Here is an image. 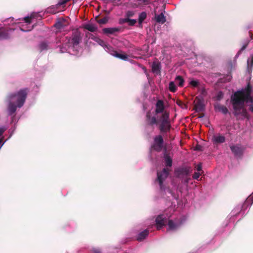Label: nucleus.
<instances>
[{"mask_svg":"<svg viewBox=\"0 0 253 253\" xmlns=\"http://www.w3.org/2000/svg\"><path fill=\"white\" fill-rule=\"evenodd\" d=\"M9 37L7 28L1 27L0 28V40L7 39Z\"/></svg>","mask_w":253,"mask_h":253,"instance_id":"16","label":"nucleus"},{"mask_svg":"<svg viewBox=\"0 0 253 253\" xmlns=\"http://www.w3.org/2000/svg\"><path fill=\"white\" fill-rule=\"evenodd\" d=\"M33 18V16L31 15L30 17H25L24 18V20L26 23L30 24L31 21V19Z\"/></svg>","mask_w":253,"mask_h":253,"instance_id":"34","label":"nucleus"},{"mask_svg":"<svg viewBox=\"0 0 253 253\" xmlns=\"http://www.w3.org/2000/svg\"><path fill=\"white\" fill-rule=\"evenodd\" d=\"M96 42H97V43L99 44H100L102 47H103L106 51H107V52L110 51V46L109 45H107L106 43H105V42H104L103 40L98 39L96 40Z\"/></svg>","mask_w":253,"mask_h":253,"instance_id":"25","label":"nucleus"},{"mask_svg":"<svg viewBox=\"0 0 253 253\" xmlns=\"http://www.w3.org/2000/svg\"><path fill=\"white\" fill-rule=\"evenodd\" d=\"M248 43H247L246 44H244L242 47L240 49V50L239 51V52H238L237 54H240L242 51H243L244 49H245L248 45Z\"/></svg>","mask_w":253,"mask_h":253,"instance_id":"38","label":"nucleus"},{"mask_svg":"<svg viewBox=\"0 0 253 253\" xmlns=\"http://www.w3.org/2000/svg\"><path fill=\"white\" fill-rule=\"evenodd\" d=\"M147 14L146 12H143L141 13L139 16V22L141 23L146 18Z\"/></svg>","mask_w":253,"mask_h":253,"instance_id":"29","label":"nucleus"},{"mask_svg":"<svg viewBox=\"0 0 253 253\" xmlns=\"http://www.w3.org/2000/svg\"><path fill=\"white\" fill-rule=\"evenodd\" d=\"M252 91V87L249 83L245 88L238 90L232 95L231 102L235 117L241 115L244 118H248L247 110L245 108V103L253 102V98L251 96Z\"/></svg>","mask_w":253,"mask_h":253,"instance_id":"1","label":"nucleus"},{"mask_svg":"<svg viewBox=\"0 0 253 253\" xmlns=\"http://www.w3.org/2000/svg\"><path fill=\"white\" fill-rule=\"evenodd\" d=\"M112 55L124 61L128 60L129 57V55L122 51H117L114 50H112Z\"/></svg>","mask_w":253,"mask_h":253,"instance_id":"10","label":"nucleus"},{"mask_svg":"<svg viewBox=\"0 0 253 253\" xmlns=\"http://www.w3.org/2000/svg\"><path fill=\"white\" fill-rule=\"evenodd\" d=\"M105 1H107V0H104Z\"/></svg>","mask_w":253,"mask_h":253,"instance_id":"48","label":"nucleus"},{"mask_svg":"<svg viewBox=\"0 0 253 253\" xmlns=\"http://www.w3.org/2000/svg\"><path fill=\"white\" fill-rule=\"evenodd\" d=\"M216 109L218 110L219 111L221 112L223 114H227L228 113V110L227 108L220 104H217L215 106Z\"/></svg>","mask_w":253,"mask_h":253,"instance_id":"21","label":"nucleus"},{"mask_svg":"<svg viewBox=\"0 0 253 253\" xmlns=\"http://www.w3.org/2000/svg\"><path fill=\"white\" fill-rule=\"evenodd\" d=\"M164 157L166 166L171 167L172 165V160L171 157L167 153L164 154Z\"/></svg>","mask_w":253,"mask_h":253,"instance_id":"18","label":"nucleus"},{"mask_svg":"<svg viewBox=\"0 0 253 253\" xmlns=\"http://www.w3.org/2000/svg\"><path fill=\"white\" fill-rule=\"evenodd\" d=\"M156 224L158 230H160L165 225V220L163 215H159L157 216L156 219Z\"/></svg>","mask_w":253,"mask_h":253,"instance_id":"13","label":"nucleus"},{"mask_svg":"<svg viewBox=\"0 0 253 253\" xmlns=\"http://www.w3.org/2000/svg\"><path fill=\"white\" fill-rule=\"evenodd\" d=\"M169 171V170L168 168H164L162 171L157 172V181H158L162 190L164 188L163 182L168 177Z\"/></svg>","mask_w":253,"mask_h":253,"instance_id":"5","label":"nucleus"},{"mask_svg":"<svg viewBox=\"0 0 253 253\" xmlns=\"http://www.w3.org/2000/svg\"><path fill=\"white\" fill-rule=\"evenodd\" d=\"M4 129L2 128H0V136L3 134L4 132Z\"/></svg>","mask_w":253,"mask_h":253,"instance_id":"42","label":"nucleus"},{"mask_svg":"<svg viewBox=\"0 0 253 253\" xmlns=\"http://www.w3.org/2000/svg\"><path fill=\"white\" fill-rule=\"evenodd\" d=\"M152 71L154 72H158L160 71V63L157 62H153L152 66Z\"/></svg>","mask_w":253,"mask_h":253,"instance_id":"28","label":"nucleus"},{"mask_svg":"<svg viewBox=\"0 0 253 253\" xmlns=\"http://www.w3.org/2000/svg\"><path fill=\"white\" fill-rule=\"evenodd\" d=\"M96 22L100 25L105 24L109 20V17L104 16L102 18H99L98 16L95 17Z\"/></svg>","mask_w":253,"mask_h":253,"instance_id":"23","label":"nucleus"},{"mask_svg":"<svg viewBox=\"0 0 253 253\" xmlns=\"http://www.w3.org/2000/svg\"><path fill=\"white\" fill-rule=\"evenodd\" d=\"M174 82L180 87H182L184 85V80L181 76H177L175 78Z\"/></svg>","mask_w":253,"mask_h":253,"instance_id":"24","label":"nucleus"},{"mask_svg":"<svg viewBox=\"0 0 253 253\" xmlns=\"http://www.w3.org/2000/svg\"><path fill=\"white\" fill-rule=\"evenodd\" d=\"M189 84L193 87H197L199 84V82L196 80H192L190 82Z\"/></svg>","mask_w":253,"mask_h":253,"instance_id":"33","label":"nucleus"},{"mask_svg":"<svg viewBox=\"0 0 253 253\" xmlns=\"http://www.w3.org/2000/svg\"><path fill=\"white\" fill-rule=\"evenodd\" d=\"M119 31V29L115 28H112V34H113L114 33L117 32Z\"/></svg>","mask_w":253,"mask_h":253,"instance_id":"41","label":"nucleus"},{"mask_svg":"<svg viewBox=\"0 0 253 253\" xmlns=\"http://www.w3.org/2000/svg\"><path fill=\"white\" fill-rule=\"evenodd\" d=\"M149 234V230L148 229H145L138 234L136 239L137 241L141 242L145 239L148 236Z\"/></svg>","mask_w":253,"mask_h":253,"instance_id":"15","label":"nucleus"},{"mask_svg":"<svg viewBox=\"0 0 253 253\" xmlns=\"http://www.w3.org/2000/svg\"><path fill=\"white\" fill-rule=\"evenodd\" d=\"M223 97V93L222 91H219L217 96H216V99L218 100H221Z\"/></svg>","mask_w":253,"mask_h":253,"instance_id":"36","label":"nucleus"},{"mask_svg":"<svg viewBox=\"0 0 253 253\" xmlns=\"http://www.w3.org/2000/svg\"><path fill=\"white\" fill-rule=\"evenodd\" d=\"M81 40L80 34L78 32L75 33L72 36V39H69L68 42H70L73 46L79 44Z\"/></svg>","mask_w":253,"mask_h":253,"instance_id":"11","label":"nucleus"},{"mask_svg":"<svg viewBox=\"0 0 253 253\" xmlns=\"http://www.w3.org/2000/svg\"><path fill=\"white\" fill-rule=\"evenodd\" d=\"M102 32L104 34L108 36L111 34V28H104L102 29Z\"/></svg>","mask_w":253,"mask_h":253,"instance_id":"31","label":"nucleus"},{"mask_svg":"<svg viewBox=\"0 0 253 253\" xmlns=\"http://www.w3.org/2000/svg\"><path fill=\"white\" fill-rule=\"evenodd\" d=\"M84 28L91 32H96L97 30V26L92 23L85 24L84 26Z\"/></svg>","mask_w":253,"mask_h":253,"instance_id":"20","label":"nucleus"},{"mask_svg":"<svg viewBox=\"0 0 253 253\" xmlns=\"http://www.w3.org/2000/svg\"><path fill=\"white\" fill-rule=\"evenodd\" d=\"M158 128L161 133L169 132L171 128L169 118V112L166 111L159 119Z\"/></svg>","mask_w":253,"mask_h":253,"instance_id":"3","label":"nucleus"},{"mask_svg":"<svg viewBox=\"0 0 253 253\" xmlns=\"http://www.w3.org/2000/svg\"><path fill=\"white\" fill-rule=\"evenodd\" d=\"M49 46V42L46 41H44L42 42L40 45L39 47L41 51L44 50H47Z\"/></svg>","mask_w":253,"mask_h":253,"instance_id":"26","label":"nucleus"},{"mask_svg":"<svg viewBox=\"0 0 253 253\" xmlns=\"http://www.w3.org/2000/svg\"><path fill=\"white\" fill-rule=\"evenodd\" d=\"M29 89L27 88L21 89L17 93H10L6 96L8 102V111L10 115L14 114L17 107L21 108L24 105Z\"/></svg>","mask_w":253,"mask_h":253,"instance_id":"2","label":"nucleus"},{"mask_svg":"<svg viewBox=\"0 0 253 253\" xmlns=\"http://www.w3.org/2000/svg\"><path fill=\"white\" fill-rule=\"evenodd\" d=\"M164 144V138L162 135H157L154 136L153 142L151 144V149L157 152H161Z\"/></svg>","mask_w":253,"mask_h":253,"instance_id":"4","label":"nucleus"},{"mask_svg":"<svg viewBox=\"0 0 253 253\" xmlns=\"http://www.w3.org/2000/svg\"><path fill=\"white\" fill-rule=\"evenodd\" d=\"M191 169L190 167L179 168L174 170L175 176L180 178L183 176H187L191 172Z\"/></svg>","mask_w":253,"mask_h":253,"instance_id":"6","label":"nucleus"},{"mask_svg":"<svg viewBox=\"0 0 253 253\" xmlns=\"http://www.w3.org/2000/svg\"><path fill=\"white\" fill-rule=\"evenodd\" d=\"M146 121L148 125L151 126L158 125L159 123V119H157L155 116H152L150 112H147Z\"/></svg>","mask_w":253,"mask_h":253,"instance_id":"9","label":"nucleus"},{"mask_svg":"<svg viewBox=\"0 0 253 253\" xmlns=\"http://www.w3.org/2000/svg\"><path fill=\"white\" fill-rule=\"evenodd\" d=\"M250 110L253 112V105H250Z\"/></svg>","mask_w":253,"mask_h":253,"instance_id":"43","label":"nucleus"},{"mask_svg":"<svg viewBox=\"0 0 253 253\" xmlns=\"http://www.w3.org/2000/svg\"><path fill=\"white\" fill-rule=\"evenodd\" d=\"M181 224V221L174 223L172 220H169L168 222L169 229L176 230L180 226Z\"/></svg>","mask_w":253,"mask_h":253,"instance_id":"14","label":"nucleus"},{"mask_svg":"<svg viewBox=\"0 0 253 253\" xmlns=\"http://www.w3.org/2000/svg\"><path fill=\"white\" fill-rule=\"evenodd\" d=\"M230 148L235 156L240 157L242 156L244 149L240 145H230Z\"/></svg>","mask_w":253,"mask_h":253,"instance_id":"8","label":"nucleus"},{"mask_svg":"<svg viewBox=\"0 0 253 253\" xmlns=\"http://www.w3.org/2000/svg\"><path fill=\"white\" fill-rule=\"evenodd\" d=\"M212 139L213 142L215 143H222L225 141V137L220 134L214 135Z\"/></svg>","mask_w":253,"mask_h":253,"instance_id":"17","label":"nucleus"},{"mask_svg":"<svg viewBox=\"0 0 253 253\" xmlns=\"http://www.w3.org/2000/svg\"><path fill=\"white\" fill-rule=\"evenodd\" d=\"M169 89L172 92H175L177 90V87L174 82H170L169 85Z\"/></svg>","mask_w":253,"mask_h":253,"instance_id":"27","label":"nucleus"},{"mask_svg":"<svg viewBox=\"0 0 253 253\" xmlns=\"http://www.w3.org/2000/svg\"><path fill=\"white\" fill-rule=\"evenodd\" d=\"M92 252L93 253H102L101 250L97 248L93 249Z\"/></svg>","mask_w":253,"mask_h":253,"instance_id":"39","label":"nucleus"},{"mask_svg":"<svg viewBox=\"0 0 253 253\" xmlns=\"http://www.w3.org/2000/svg\"><path fill=\"white\" fill-rule=\"evenodd\" d=\"M34 26H35V25H33L32 26L31 28L28 29H26V30L23 29L22 28H20V29H21V31H24V32H27V31H30L32 30L34 28Z\"/></svg>","mask_w":253,"mask_h":253,"instance_id":"40","label":"nucleus"},{"mask_svg":"<svg viewBox=\"0 0 253 253\" xmlns=\"http://www.w3.org/2000/svg\"><path fill=\"white\" fill-rule=\"evenodd\" d=\"M201 174V173L199 172H195L193 174L192 177L194 179L198 180Z\"/></svg>","mask_w":253,"mask_h":253,"instance_id":"35","label":"nucleus"},{"mask_svg":"<svg viewBox=\"0 0 253 253\" xmlns=\"http://www.w3.org/2000/svg\"><path fill=\"white\" fill-rule=\"evenodd\" d=\"M249 36L251 39H253V35L251 32H249Z\"/></svg>","mask_w":253,"mask_h":253,"instance_id":"44","label":"nucleus"},{"mask_svg":"<svg viewBox=\"0 0 253 253\" xmlns=\"http://www.w3.org/2000/svg\"><path fill=\"white\" fill-rule=\"evenodd\" d=\"M125 21L128 22V25L130 26H133L137 22L135 19H130L129 18L125 19Z\"/></svg>","mask_w":253,"mask_h":253,"instance_id":"30","label":"nucleus"},{"mask_svg":"<svg viewBox=\"0 0 253 253\" xmlns=\"http://www.w3.org/2000/svg\"><path fill=\"white\" fill-rule=\"evenodd\" d=\"M195 168L198 172H200L201 171H203L201 163H199V164H198Z\"/></svg>","mask_w":253,"mask_h":253,"instance_id":"37","label":"nucleus"},{"mask_svg":"<svg viewBox=\"0 0 253 253\" xmlns=\"http://www.w3.org/2000/svg\"><path fill=\"white\" fill-rule=\"evenodd\" d=\"M167 110H165V105L164 101L162 100H158L156 104L155 112L156 114L164 113Z\"/></svg>","mask_w":253,"mask_h":253,"instance_id":"12","label":"nucleus"},{"mask_svg":"<svg viewBox=\"0 0 253 253\" xmlns=\"http://www.w3.org/2000/svg\"><path fill=\"white\" fill-rule=\"evenodd\" d=\"M251 65L252 66L253 65V56L252 57V59H251Z\"/></svg>","mask_w":253,"mask_h":253,"instance_id":"45","label":"nucleus"},{"mask_svg":"<svg viewBox=\"0 0 253 253\" xmlns=\"http://www.w3.org/2000/svg\"><path fill=\"white\" fill-rule=\"evenodd\" d=\"M69 24L68 20L63 18H58L54 24V27L57 29L61 30L66 28Z\"/></svg>","mask_w":253,"mask_h":253,"instance_id":"7","label":"nucleus"},{"mask_svg":"<svg viewBox=\"0 0 253 253\" xmlns=\"http://www.w3.org/2000/svg\"><path fill=\"white\" fill-rule=\"evenodd\" d=\"M155 19L157 22L161 24H164L166 21V17L163 13H161L159 15L155 14Z\"/></svg>","mask_w":253,"mask_h":253,"instance_id":"19","label":"nucleus"},{"mask_svg":"<svg viewBox=\"0 0 253 253\" xmlns=\"http://www.w3.org/2000/svg\"><path fill=\"white\" fill-rule=\"evenodd\" d=\"M194 109L197 112H200L204 110V106L203 104L200 101H198L194 105Z\"/></svg>","mask_w":253,"mask_h":253,"instance_id":"22","label":"nucleus"},{"mask_svg":"<svg viewBox=\"0 0 253 253\" xmlns=\"http://www.w3.org/2000/svg\"><path fill=\"white\" fill-rule=\"evenodd\" d=\"M176 103L177 105H178L179 106H180V107L183 108H186V105L183 103V102L182 101H181V100H179V99H177L176 101Z\"/></svg>","mask_w":253,"mask_h":253,"instance_id":"32","label":"nucleus"},{"mask_svg":"<svg viewBox=\"0 0 253 253\" xmlns=\"http://www.w3.org/2000/svg\"><path fill=\"white\" fill-rule=\"evenodd\" d=\"M250 199L251 200L252 203H253V195L250 198Z\"/></svg>","mask_w":253,"mask_h":253,"instance_id":"46","label":"nucleus"},{"mask_svg":"<svg viewBox=\"0 0 253 253\" xmlns=\"http://www.w3.org/2000/svg\"><path fill=\"white\" fill-rule=\"evenodd\" d=\"M150 0H144V2H149Z\"/></svg>","mask_w":253,"mask_h":253,"instance_id":"47","label":"nucleus"}]
</instances>
